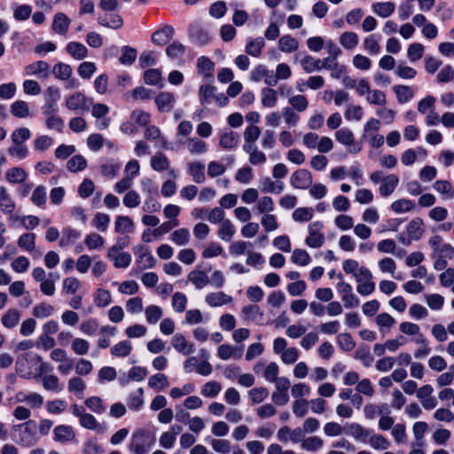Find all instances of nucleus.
I'll use <instances>...</instances> for the list:
<instances>
[{"instance_id":"3c124183","label":"nucleus","mask_w":454,"mask_h":454,"mask_svg":"<svg viewBox=\"0 0 454 454\" xmlns=\"http://www.w3.org/2000/svg\"><path fill=\"white\" fill-rule=\"evenodd\" d=\"M395 9V4L393 2L377 3L373 5L374 12L382 18L389 17Z\"/></svg>"},{"instance_id":"13d9d810","label":"nucleus","mask_w":454,"mask_h":454,"mask_svg":"<svg viewBox=\"0 0 454 454\" xmlns=\"http://www.w3.org/2000/svg\"><path fill=\"white\" fill-rule=\"evenodd\" d=\"M390 207L395 214H402L411 211L414 208V203L407 199H400L394 201Z\"/></svg>"},{"instance_id":"ddd939ff","label":"nucleus","mask_w":454,"mask_h":454,"mask_svg":"<svg viewBox=\"0 0 454 454\" xmlns=\"http://www.w3.org/2000/svg\"><path fill=\"white\" fill-rule=\"evenodd\" d=\"M70 24L71 20L65 13L58 12L53 17L51 28L56 34L66 35Z\"/></svg>"},{"instance_id":"79ce46f5","label":"nucleus","mask_w":454,"mask_h":454,"mask_svg":"<svg viewBox=\"0 0 454 454\" xmlns=\"http://www.w3.org/2000/svg\"><path fill=\"white\" fill-rule=\"evenodd\" d=\"M134 223L129 216L119 215L115 219L114 230L117 233L132 231Z\"/></svg>"},{"instance_id":"20e7f679","label":"nucleus","mask_w":454,"mask_h":454,"mask_svg":"<svg viewBox=\"0 0 454 454\" xmlns=\"http://www.w3.org/2000/svg\"><path fill=\"white\" fill-rule=\"evenodd\" d=\"M324 224L321 222H314L309 225V236L305 239V243L311 248L321 247L325 242V236L321 232Z\"/></svg>"},{"instance_id":"5fc2aeb1","label":"nucleus","mask_w":454,"mask_h":454,"mask_svg":"<svg viewBox=\"0 0 454 454\" xmlns=\"http://www.w3.org/2000/svg\"><path fill=\"white\" fill-rule=\"evenodd\" d=\"M369 436L370 438L368 440V442L372 449L377 450H383L389 448L390 442L382 434H374Z\"/></svg>"},{"instance_id":"4468645a","label":"nucleus","mask_w":454,"mask_h":454,"mask_svg":"<svg viewBox=\"0 0 454 454\" xmlns=\"http://www.w3.org/2000/svg\"><path fill=\"white\" fill-rule=\"evenodd\" d=\"M399 184V178L395 174H390L382 179L379 192L380 196L387 198L390 196L395 190Z\"/></svg>"},{"instance_id":"dca6fc26","label":"nucleus","mask_w":454,"mask_h":454,"mask_svg":"<svg viewBox=\"0 0 454 454\" xmlns=\"http://www.w3.org/2000/svg\"><path fill=\"white\" fill-rule=\"evenodd\" d=\"M176 103L175 95L170 92H160L155 98V104L160 112H170Z\"/></svg>"},{"instance_id":"0e129e2a","label":"nucleus","mask_w":454,"mask_h":454,"mask_svg":"<svg viewBox=\"0 0 454 454\" xmlns=\"http://www.w3.org/2000/svg\"><path fill=\"white\" fill-rule=\"evenodd\" d=\"M222 390V386L215 380L205 383L201 387V394L206 397H215Z\"/></svg>"},{"instance_id":"2eb2a0df","label":"nucleus","mask_w":454,"mask_h":454,"mask_svg":"<svg viewBox=\"0 0 454 454\" xmlns=\"http://www.w3.org/2000/svg\"><path fill=\"white\" fill-rule=\"evenodd\" d=\"M100 26L118 30L123 26L122 18L117 13L104 14L98 17Z\"/></svg>"},{"instance_id":"bb28decb","label":"nucleus","mask_w":454,"mask_h":454,"mask_svg":"<svg viewBox=\"0 0 454 454\" xmlns=\"http://www.w3.org/2000/svg\"><path fill=\"white\" fill-rule=\"evenodd\" d=\"M423 226L424 223L421 218H414L407 225V234L413 239V240H419L424 233Z\"/></svg>"},{"instance_id":"09e8293b","label":"nucleus","mask_w":454,"mask_h":454,"mask_svg":"<svg viewBox=\"0 0 454 454\" xmlns=\"http://www.w3.org/2000/svg\"><path fill=\"white\" fill-rule=\"evenodd\" d=\"M323 446L324 441L318 436H310L305 438L301 444L302 450L309 452L317 451Z\"/></svg>"},{"instance_id":"680f3d73","label":"nucleus","mask_w":454,"mask_h":454,"mask_svg":"<svg viewBox=\"0 0 454 454\" xmlns=\"http://www.w3.org/2000/svg\"><path fill=\"white\" fill-rule=\"evenodd\" d=\"M47 198V189L43 185H38L33 192L31 201L37 207H44Z\"/></svg>"},{"instance_id":"1a4fd4ad","label":"nucleus","mask_w":454,"mask_h":454,"mask_svg":"<svg viewBox=\"0 0 454 454\" xmlns=\"http://www.w3.org/2000/svg\"><path fill=\"white\" fill-rule=\"evenodd\" d=\"M171 344L178 353L184 356H188L195 351V346L189 343L182 333H176L171 340Z\"/></svg>"},{"instance_id":"39448f33","label":"nucleus","mask_w":454,"mask_h":454,"mask_svg":"<svg viewBox=\"0 0 454 454\" xmlns=\"http://www.w3.org/2000/svg\"><path fill=\"white\" fill-rule=\"evenodd\" d=\"M290 184L295 189L306 190L312 185L313 177L309 170L299 168L291 175Z\"/></svg>"},{"instance_id":"bf43d9fd","label":"nucleus","mask_w":454,"mask_h":454,"mask_svg":"<svg viewBox=\"0 0 454 454\" xmlns=\"http://www.w3.org/2000/svg\"><path fill=\"white\" fill-rule=\"evenodd\" d=\"M169 385L168 377L163 373H156L148 380V386L153 389H162Z\"/></svg>"},{"instance_id":"9b49d317","label":"nucleus","mask_w":454,"mask_h":454,"mask_svg":"<svg viewBox=\"0 0 454 454\" xmlns=\"http://www.w3.org/2000/svg\"><path fill=\"white\" fill-rule=\"evenodd\" d=\"M243 151L249 155V163L254 166L262 165L267 160L266 154L256 145H243Z\"/></svg>"},{"instance_id":"f3484780","label":"nucleus","mask_w":454,"mask_h":454,"mask_svg":"<svg viewBox=\"0 0 454 454\" xmlns=\"http://www.w3.org/2000/svg\"><path fill=\"white\" fill-rule=\"evenodd\" d=\"M205 301L210 307H221L232 301V297L222 291L209 293L205 297Z\"/></svg>"},{"instance_id":"338daca9","label":"nucleus","mask_w":454,"mask_h":454,"mask_svg":"<svg viewBox=\"0 0 454 454\" xmlns=\"http://www.w3.org/2000/svg\"><path fill=\"white\" fill-rule=\"evenodd\" d=\"M143 395L144 389L142 387H139L137 392L131 394L127 400L129 408L138 411L144 404Z\"/></svg>"},{"instance_id":"7ed1b4c3","label":"nucleus","mask_w":454,"mask_h":454,"mask_svg":"<svg viewBox=\"0 0 454 454\" xmlns=\"http://www.w3.org/2000/svg\"><path fill=\"white\" fill-rule=\"evenodd\" d=\"M336 140L346 145L350 153H357L362 150V145L356 142L353 132L348 128H342L335 132Z\"/></svg>"},{"instance_id":"c756f323","label":"nucleus","mask_w":454,"mask_h":454,"mask_svg":"<svg viewBox=\"0 0 454 454\" xmlns=\"http://www.w3.org/2000/svg\"><path fill=\"white\" fill-rule=\"evenodd\" d=\"M339 41L344 49L353 50L358 45L359 37L355 32L347 31L340 35Z\"/></svg>"},{"instance_id":"2f4dec72","label":"nucleus","mask_w":454,"mask_h":454,"mask_svg":"<svg viewBox=\"0 0 454 454\" xmlns=\"http://www.w3.org/2000/svg\"><path fill=\"white\" fill-rule=\"evenodd\" d=\"M191 281L197 289L205 287L209 283V278L203 270H192L188 275Z\"/></svg>"},{"instance_id":"de8ad7c7","label":"nucleus","mask_w":454,"mask_h":454,"mask_svg":"<svg viewBox=\"0 0 454 454\" xmlns=\"http://www.w3.org/2000/svg\"><path fill=\"white\" fill-rule=\"evenodd\" d=\"M132 350V345L129 340H122L111 348V354L117 357L128 356Z\"/></svg>"},{"instance_id":"a211bd4d","label":"nucleus","mask_w":454,"mask_h":454,"mask_svg":"<svg viewBox=\"0 0 454 454\" xmlns=\"http://www.w3.org/2000/svg\"><path fill=\"white\" fill-rule=\"evenodd\" d=\"M54 440L61 443H67L73 441L75 433L70 426L60 425L53 430Z\"/></svg>"},{"instance_id":"6e6552de","label":"nucleus","mask_w":454,"mask_h":454,"mask_svg":"<svg viewBox=\"0 0 454 454\" xmlns=\"http://www.w3.org/2000/svg\"><path fill=\"white\" fill-rule=\"evenodd\" d=\"M135 254L138 255L137 263L140 269H151L155 265V259L149 249L144 246H138L135 249Z\"/></svg>"},{"instance_id":"423d86ee","label":"nucleus","mask_w":454,"mask_h":454,"mask_svg":"<svg viewBox=\"0 0 454 454\" xmlns=\"http://www.w3.org/2000/svg\"><path fill=\"white\" fill-rule=\"evenodd\" d=\"M87 101L85 95L77 91L66 98V106L71 111L85 112L89 110Z\"/></svg>"},{"instance_id":"864d4df0","label":"nucleus","mask_w":454,"mask_h":454,"mask_svg":"<svg viewBox=\"0 0 454 454\" xmlns=\"http://www.w3.org/2000/svg\"><path fill=\"white\" fill-rule=\"evenodd\" d=\"M145 318L148 324H156L163 315L162 309L157 305H149L145 310Z\"/></svg>"},{"instance_id":"a18cd8bd","label":"nucleus","mask_w":454,"mask_h":454,"mask_svg":"<svg viewBox=\"0 0 454 454\" xmlns=\"http://www.w3.org/2000/svg\"><path fill=\"white\" fill-rule=\"evenodd\" d=\"M347 430L356 440H360L364 442H366V438L370 435V431L357 423L348 425Z\"/></svg>"},{"instance_id":"603ef678","label":"nucleus","mask_w":454,"mask_h":454,"mask_svg":"<svg viewBox=\"0 0 454 454\" xmlns=\"http://www.w3.org/2000/svg\"><path fill=\"white\" fill-rule=\"evenodd\" d=\"M151 166L155 171H163L168 168L169 161L162 153H156L151 159Z\"/></svg>"},{"instance_id":"49530a36","label":"nucleus","mask_w":454,"mask_h":454,"mask_svg":"<svg viewBox=\"0 0 454 454\" xmlns=\"http://www.w3.org/2000/svg\"><path fill=\"white\" fill-rule=\"evenodd\" d=\"M434 189L444 195L446 199H453L454 198V190L450 182L447 180H437L433 184Z\"/></svg>"},{"instance_id":"e2e57ef3","label":"nucleus","mask_w":454,"mask_h":454,"mask_svg":"<svg viewBox=\"0 0 454 454\" xmlns=\"http://www.w3.org/2000/svg\"><path fill=\"white\" fill-rule=\"evenodd\" d=\"M261 129L256 125H249L244 131V145H256L255 142L260 137Z\"/></svg>"},{"instance_id":"8fccbe9b","label":"nucleus","mask_w":454,"mask_h":454,"mask_svg":"<svg viewBox=\"0 0 454 454\" xmlns=\"http://www.w3.org/2000/svg\"><path fill=\"white\" fill-rule=\"evenodd\" d=\"M18 246L27 252L34 251L35 248V234L32 232L22 234L18 239Z\"/></svg>"},{"instance_id":"a19ab883","label":"nucleus","mask_w":454,"mask_h":454,"mask_svg":"<svg viewBox=\"0 0 454 454\" xmlns=\"http://www.w3.org/2000/svg\"><path fill=\"white\" fill-rule=\"evenodd\" d=\"M262 105L267 108H272L277 105L278 93L275 90L270 88H263L261 91Z\"/></svg>"},{"instance_id":"7c9ffc66","label":"nucleus","mask_w":454,"mask_h":454,"mask_svg":"<svg viewBox=\"0 0 454 454\" xmlns=\"http://www.w3.org/2000/svg\"><path fill=\"white\" fill-rule=\"evenodd\" d=\"M197 67L199 69V72L205 77V78H212L213 77V71L215 67L214 62L207 57L201 56L197 60Z\"/></svg>"},{"instance_id":"4c0bfd02","label":"nucleus","mask_w":454,"mask_h":454,"mask_svg":"<svg viewBox=\"0 0 454 454\" xmlns=\"http://www.w3.org/2000/svg\"><path fill=\"white\" fill-rule=\"evenodd\" d=\"M264 46L265 42L262 37L250 39L246 46V52L252 57H259Z\"/></svg>"},{"instance_id":"e433bc0d","label":"nucleus","mask_w":454,"mask_h":454,"mask_svg":"<svg viewBox=\"0 0 454 454\" xmlns=\"http://www.w3.org/2000/svg\"><path fill=\"white\" fill-rule=\"evenodd\" d=\"M11 113L17 118H27L30 114V109L26 101L16 100L11 106Z\"/></svg>"},{"instance_id":"58836bf2","label":"nucleus","mask_w":454,"mask_h":454,"mask_svg":"<svg viewBox=\"0 0 454 454\" xmlns=\"http://www.w3.org/2000/svg\"><path fill=\"white\" fill-rule=\"evenodd\" d=\"M86 387V384L83 380L80 377H72L67 382V389L70 393H73L79 398L83 395V391Z\"/></svg>"},{"instance_id":"393cba45","label":"nucleus","mask_w":454,"mask_h":454,"mask_svg":"<svg viewBox=\"0 0 454 454\" xmlns=\"http://www.w3.org/2000/svg\"><path fill=\"white\" fill-rule=\"evenodd\" d=\"M278 48L282 52L292 53L298 50L299 42L290 35H285L278 40Z\"/></svg>"},{"instance_id":"ea45409f","label":"nucleus","mask_w":454,"mask_h":454,"mask_svg":"<svg viewBox=\"0 0 454 454\" xmlns=\"http://www.w3.org/2000/svg\"><path fill=\"white\" fill-rule=\"evenodd\" d=\"M393 90L396 95L397 101L400 104H404L410 101L414 96L412 89L406 85H395Z\"/></svg>"},{"instance_id":"0eeeda50","label":"nucleus","mask_w":454,"mask_h":454,"mask_svg":"<svg viewBox=\"0 0 454 454\" xmlns=\"http://www.w3.org/2000/svg\"><path fill=\"white\" fill-rule=\"evenodd\" d=\"M175 33L172 26L164 25L152 34V42L159 46L166 45L171 41Z\"/></svg>"},{"instance_id":"f03ea898","label":"nucleus","mask_w":454,"mask_h":454,"mask_svg":"<svg viewBox=\"0 0 454 454\" xmlns=\"http://www.w3.org/2000/svg\"><path fill=\"white\" fill-rule=\"evenodd\" d=\"M14 428L20 430V438L18 440L19 444L28 447L32 446L36 442L35 432L37 425L35 420H28L26 423L17 425Z\"/></svg>"},{"instance_id":"473e14b6","label":"nucleus","mask_w":454,"mask_h":454,"mask_svg":"<svg viewBox=\"0 0 454 454\" xmlns=\"http://www.w3.org/2000/svg\"><path fill=\"white\" fill-rule=\"evenodd\" d=\"M186 145L191 154H202L207 150L206 142L196 137L188 138Z\"/></svg>"},{"instance_id":"9d476101","label":"nucleus","mask_w":454,"mask_h":454,"mask_svg":"<svg viewBox=\"0 0 454 454\" xmlns=\"http://www.w3.org/2000/svg\"><path fill=\"white\" fill-rule=\"evenodd\" d=\"M188 31L190 37L198 44L205 45L210 41L208 32L199 23L191 24Z\"/></svg>"},{"instance_id":"72a5a7b5","label":"nucleus","mask_w":454,"mask_h":454,"mask_svg":"<svg viewBox=\"0 0 454 454\" xmlns=\"http://www.w3.org/2000/svg\"><path fill=\"white\" fill-rule=\"evenodd\" d=\"M42 384L45 390L61 392L63 386L59 383V378L54 374H46L42 377Z\"/></svg>"},{"instance_id":"aec40b11","label":"nucleus","mask_w":454,"mask_h":454,"mask_svg":"<svg viewBox=\"0 0 454 454\" xmlns=\"http://www.w3.org/2000/svg\"><path fill=\"white\" fill-rule=\"evenodd\" d=\"M239 136L232 130H224L220 136L219 145L223 149L231 150L237 147Z\"/></svg>"},{"instance_id":"b1692460","label":"nucleus","mask_w":454,"mask_h":454,"mask_svg":"<svg viewBox=\"0 0 454 454\" xmlns=\"http://www.w3.org/2000/svg\"><path fill=\"white\" fill-rule=\"evenodd\" d=\"M50 65L43 60L35 61L30 65H27L25 68L27 75H36L43 74L44 78L49 76Z\"/></svg>"},{"instance_id":"4d7b16f0","label":"nucleus","mask_w":454,"mask_h":454,"mask_svg":"<svg viewBox=\"0 0 454 454\" xmlns=\"http://www.w3.org/2000/svg\"><path fill=\"white\" fill-rule=\"evenodd\" d=\"M301 65L302 66L303 70L308 74L315 71H320L322 69L321 59H316L309 55H307L301 59Z\"/></svg>"},{"instance_id":"412c9836","label":"nucleus","mask_w":454,"mask_h":454,"mask_svg":"<svg viewBox=\"0 0 454 454\" xmlns=\"http://www.w3.org/2000/svg\"><path fill=\"white\" fill-rule=\"evenodd\" d=\"M204 170L205 166L200 161H192L188 164L187 172L197 184L204 183L206 179Z\"/></svg>"},{"instance_id":"f704fd0d","label":"nucleus","mask_w":454,"mask_h":454,"mask_svg":"<svg viewBox=\"0 0 454 454\" xmlns=\"http://www.w3.org/2000/svg\"><path fill=\"white\" fill-rule=\"evenodd\" d=\"M15 209V203L9 196L6 189L0 186V210L4 214H11Z\"/></svg>"},{"instance_id":"5701e85b","label":"nucleus","mask_w":454,"mask_h":454,"mask_svg":"<svg viewBox=\"0 0 454 454\" xmlns=\"http://www.w3.org/2000/svg\"><path fill=\"white\" fill-rule=\"evenodd\" d=\"M67 52L74 59L82 60L88 56V49L78 42H70L66 47Z\"/></svg>"},{"instance_id":"774afa93","label":"nucleus","mask_w":454,"mask_h":454,"mask_svg":"<svg viewBox=\"0 0 454 454\" xmlns=\"http://www.w3.org/2000/svg\"><path fill=\"white\" fill-rule=\"evenodd\" d=\"M54 308L52 305L42 302L37 304L33 309V316L37 318H45L53 314Z\"/></svg>"},{"instance_id":"a878e982","label":"nucleus","mask_w":454,"mask_h":454,"mask_svg":"<svg viewBox=\"0 0 454 454\" xmlns=\"http://www.w3.org/2000/svg\"><path fill=\"white\" fill-rule=\"evenodd\" d=\"M27 174L23 168L13 167L5 173V179L12 184H21L26 181Z\"/></svg>"},{"instance_id":"cd10ccee","label":"nucleus","mask_w":454,"mask_h":454,"mask_svg":"<svg viewBox=\"0 0 454 454\" xmlns=\"http://www.w3.org/2000/svg\"><path fill=\"white\" fill-rule=\"evenodd\" d=\"M235 232L236 229L233 223L229 219H225L221 223L217 235L220 239L229 242L231 240Z\"/></svg>"},{"instance_id":"c85d7f7f","label":"nucleus","mask_w":454,"mask_h":454,"mask_svg":"<svg viewBox=\"0 0 454 454\" xmlns=\"http://www.w3.org/2000/svg\"><path fill=\"white\" fill-rule=\"evenodd\" d=\"M184 52L185 46L177 41L171 43L166 48V55L173 60L180 61L181 59H183Z\"/></svg>"},{"instance_id":"37998d69","label":"nucleus","mask_w":454,"mask_h":454,"mask_svg":"<svg viewBox=\"0 0 454 454\" xmlns=\"http://www.w3.org/2000/svg\"><path fill=\"white\" fill-rule=\"evenodd\" d=\"M169 239L177 246H185L190 240V231L186 228L177 229L171 233Z\"/></svg>"},{"instance_id":"052dcab7","label":"nucleus","mask_w":454,"mask_h":454,"mask_svg":"<svg viewBox=\"0 0 454 454\" xmlns=\"http://www.w3.org/2000/svg\"><path fill=\"white\" fill-rule=\"evenodd\" d=\"M137 59V50L130 46H123L121 48V55L119 58L121 64L124 66H131Z\"/></svg>"},{"instance_id":"c9c22d12","label":"nucleus","mask_w":454,"mask_h":454,"mask_svg":"<svg viewBox=\"0 0 454 454\" xmlns=\"http://www.w3.org/2000/svg\"><path fill=\"white\" fill-rule=\"evenodd\" d=\"M20 319V312L17 309H9L2 317V324L6 328H13Z\"/></svg>"},{"instance_id":"f257e3e1","label":"nucleus","mask_w":454,"mask_h":454,"mask_svg":"<svg viewBox=\"0 0 454 454\" xmlns=\"http://www.w3.org/2000/svg\"><path fill=\"white\" fill-rule=\"evenodd\" d=\"M155 442L156 437L153 433L140 428L133 432L128 449L133 454H147Z\"/></svg>"},{"instance_id":"f8f14e48","label":"nucleus","mask_w":454,"mask_h":454,"mask_svg":"<svg viewBox=\"0 0 454 454\" xmlns=\"http://www.w3.org/2000/svg\"><path fill=\"white\" fill-rule=\"evenodd\" d=\"M107 258L114 262L116 268H128L131 262V256L129 253L116 251L115 248H109Z\"/></svg>"},{"instance_id":"6e6d98bb","label":"nucleus","mask_w":454,"mask_h":454,"mask_svg":"<svg viewBox=\"0 0 454 454\" xmlns=\"http://www.w3.org/2000/svg\"><path fill=\"white\" fill-rule=\"evenodd\" d=\"M31 137L29 129L26 127L16 129L11 135V139L14 145H25L24 143Z\"/></svg>"},{"instance_id":"69168bd1","label":"nucleus","mask_w":454,"mask_h":454,"mask_svg":"<svg viewBox=\"0 0 454 454\" xmlns=\"http://www.w3.org/2000/svg\"><path fill=\"white\" fill-rule=\"evenodd\" d=\"M86 166L87 161L82 155L73 156L67 164V169L73 173L83 170Z\"/></svg>"},{"instance_id":"6ab92c4d","label":"nucleus","mask_w":454,"mask_h":454,"mask_svg":"<svg viewBox=\"0 0 454 454\" xmlns=\"http://www.w3.org/2000/svg\"><path fill=\"white\" fill-rule=\"evenodd\" d=\"M145 137L150 141L157 140L159 147L162 149H168L167 140L164 137L161 136L160 129L155 125H147L145 130Z\"/></svg>"},{"instance_id":"c03bdc74","label":"nucleus","mask_w":454,"mask_h":454,"mask_svg":"<svg viewBox=\"0 0 454 454\" xmlns=\"http://www.w3.org/2000/svg\"><path fill=\"white\" fill-rule=\"evenodd\" d=\"M73 69L70 65L66 63H57L52 68V74L59 80H67L72 75Z\"/></svg>"},{"instance_id":"4be33fe9","label":"nucleus","mask_w":454,"mask_h":454,"mask_svg":"<svg viewBox=\"0 0 454 454\" xmlns=\"http://www.w3.org/2000/svg\"><path fill=\"white\" fill-rule=\"evenodd\" d=\"M217 356L222 360H228L231 357L239 359L242 356V348L232 347L230 344H222L217 348Z\"/></svg>"}]
</instances>
